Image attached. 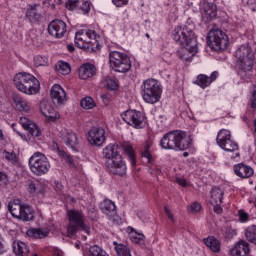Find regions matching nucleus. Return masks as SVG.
I'll return each mask as SVG.
<instances>
[{
  "mask_svg": "<svg viewBox=\"0 0 256 256\" xmlns=\"http://www.w3.org/2000/svg\"><path fill=\"white\" fill-rule=\"evenodd\" d=\"M172 37L176 43L183 46L176 52L179 59L189 61L197 53V38L192 29L186 26H177L172 32Z\"/></svg>",
  "mask_w": 256,
  "mask_h": 256,
  "instance_id": "1",
  "label": "nucleus"
},
{
  "mask_svg": "<svg viewBox=\"0 0 256 256\" xmlns=\"http://www.w3.org/2000/svg\"><path fill=\"white\" fill-rule=\"evenodd\" d=\"M237 73L242 81H249L253 77L255 54L248 46H241L236 52Z\"/></svg>",
  "mask_w": 256,
  "mask_h": 256,
  "instance_id": "2",
  "label": "nucleus"
},
{
  "mask_svg": "<svg viewBox=\"0 0 256 256\" xmlns=\"http://www.w3.org/2000/svg\"><path fill=\"white\" fill-rule=\"evenodd\" d=\"M162 149H173L174 151H185L191 147V138L181 130L170 131L160 140Z\"/></svg>",
  "mask_w": 256,
  "mask_h": 256,
  "instance_id": "3",
  "label": "nucleus"
},
{
  "mask_svg": "<svg viewBox=\"0 0 256 256\" xmlns=\"http://www.w3.org/2000/svg\"><path fill=\"white\" fill-rule=\"evenodd\" d=\"M14 84L18 91L26 95H37L41 86L39 80L30 73L21 72L14 76Z\"/></svg>",
  "mask_w": 256,
  "mask_h": 256,
  "instance_id": "4",
  "label": "nucleus"
},
{
  "mask_svg": "<svg viewBox=\"0 0 256 256\" xmlns=\"http://www.w3.org/2000/svg\"><path fill=\"white\" fill-rule=\"evenodd\" d=\"M141 91L143 101H145V103H149L150 105H155V103H159V101L161 100V93L163 92L159 81L153 78L143 81L141 85Z\"/></svg>",
  "mask_w": 256,
  "mask_h": 256,
  "instance_id": "5",
  "label": "nucleus"
},
{
  "mask_svg": "<svg viewBox=\"0 0 256 256\" xmlns=\"http://www.w3.org/2000/svg\"><path fill=\"white\" fill-rule=\"evenodd\" d=\"M67 237H73L78 231L89 233V226L85 223V215L79 210H68Z\"/></svg>",
  "mask_w": 256,
  "mask_h": 256,
  "instance_id": "6",
  "label": "nucleus"
},
{
  "mask_svg": "<svg viewBox=\"0 0 256 256\" xmlns=\"http://www.w3.org/2000/svg\"><path fill=\"white\" fill-rule=\"evenodd\" d=\"M29 167L30 171H32L34 175L41 177L42 175L49 173L51 164L49 163V159H47L45 154L41 152H35L29 159Z\"/></svg>",
  "mask_w": 256,
  "mask_h": 256,
  "instance_id": "7",
  "label": "nucleus"
},
{
  "mask_svg": "<svg viewBox=\"0 0 256 256\" xmlns=\"http://www.w3.org/2000/svg\"><path fill=\"white\" fill-rule=\"evenodd\" d=\"M110 67L117 73H127L131 69V59L123 52L112 51L109 53Z\"/></svg>",
  "mask_w": 256,
  "mask_h": 256,
  "instance_id": "8",
  "label": "nucleus"
},
{
  "mask_svg": "<svg viewBox=\"0 0 256 256\" xmlns=\"http://www.w3.org/2000/svg\"><path fill=\"white\" fill-rule=\"evenodd\" d=\"M207 39L209 47L214 51H224L229 47V37L221 29H211Z\"/></svg>",
  "mask_w": 256,
  "mask_h": 256,
  "instance_id": "9",
  "label": "nucleus"
},
{
  "mask_svg": "<svg viewBox=\"0 0 256 256\" xmlns=\"http://www.w3.org/2000/svg\"><path fill=\"white\" fill-rule=\"evenodd\" d=\"M216 143L220 149H223L227 153L239 151V145L231 139V132L229 130H220L217 134Z\"/></svg>",
  "mask_w": 256,
  "mask_h": 256,
  "instance_id": "10",
  "label": "nucleus"
},
{
  "mask_svg": "<svg viewBox=\"0 0 256 256\" xmlns=\"http://www.w3.org/2000/svg\"><path fill=\"white\" fill-rule=\"evenodd\" d=\"M121 117L127 125L134 127V129H143L145 127V115L137 110H127L121 114Z\"/></svg>",
  "mask_w": 256,
  "mask_h": 256,
  "instance_id": "11",
  "label": "nucleus"
},
{
  "mask_svg": "<svg viewBox=\"0 0 256 256\" xmlns=\"http://www.w3.org/2000/svg\"><path fill=\"white\" fill-rule=\"evenodd\" d=\"M211 199L210 203L214 207V211L217 215H221L223 213V207H221L223 203V196L225 195V191L219 187H214L210 191Z\"/></svg>",
  "mask_w": 256,
  "mask_h": 256,
  "instance_id": "12",
  "label": "nucleus"
},
{
  "mask_svg": "<svg viewBox=\"0 0 256 256\" xmlns=\"http://www.w3.org/2000/svg\"><path fill=\"white\" fill-rule=\"evenodd\" d=\"M48 33L56 39H62L67 33V24L63 20H53L48 25Z\"/></svg>",
  "mask_w": 256,
  "mask_h": 256,
  "instance_id": "13",
  "label": "nucleus"
},
{
  "mask_svg": "<svg viewBox=\"0 0 256 256\" xmlns=\"http://www.w3.org/2000/svg\"><path fill=\"white\" fill-rule=\"evenodd\" d=\"M88 142L95 147H101L105 143V129L93 127L88 132Z\"/></svg>",
  "mask_w": 256,
  "mask_h": 256,
  "instance_id": "14",
  "label": "nucleus"
},
{
  "mask_svg": "<svg viewBox=\"0 0 256 256\" xmlns=\"http://www.w3.org/2000/svg\"><path fill=\"white\" fill-rule=\"evenodd\" d=\"M66 9L69 11H82L87 15L91 11V2L89 0H67Z\"/></svg>",
  "mask_w": 256,
  "mask_h": 256,
  "instance_id": "15",
  "label": "nucleus"
},
{
  "mask_svg": "<svg viewBox=\"0 0 256 256\" xmlns=\"http://www.w3.org/2000/svg\"><path fill=\"white\" fill-rule=\"evenodd\" d=\"M50 97L54 105H63L65 99H67V93H65V90L61 85L54 84L50 90Z\"/></svg>",
  "mask_w": 256,
  "mask_h": 256,
  "instance_id": "16",
  "label": "nucleus"
},
{
  "mask_svg": "<svg viewBox=\"0 0 256 256\" xmlns=\"http://www.w3.org/2000/svg\"><path fill=\"white\" fill-rule=\"evenodd\" d=\"M108 169L110 173H112L113 175H119L120 177H123V175H126L127 173V165L121 157L112 160V162L108 166Z\"/></svg>",
  "mask_w": 256,
  "mask_h": 256,
  "instance_id": "17",
  "label": "nucleus"
},
{
  "mask_svg": "<svg viewBox=\"0 0 256 256\" xmlns=\"http://www.w3.org/2000/svg\"><path fill=\"white\" fill-rule=\"evenodd\" d=\"M79 78L86 81L97 75V67L91 63L82 64L78 70Z\"/></svg>",
  "mask_w": 256,
  "mask_h": 256,
  "instance_id": "18",
  "label": "nucleus"
},
{
  "mask_svg": "<svg viewBox=\"0 0 256 256\" xmlns=\"http://www.w3.org/2000/svg\"><path fill=\"white\" fill-rule=\"evenodd\" d=\"M20 124L22 125L23 129H25L30 133V135H32V137L41 136V130L39 129V126H37V124L29 120L27 117H21Z\"/></svg>",
  "mask_w": 256,
  "mask_h": 256,
  "instance_id": "19",
  "label": "nucleus"
},
{
  "mask_svg": "<svg viewBox=\"0 0 256 256\" xmlns=\"http://www.w3.org/2000/svg\"><path fill=\"white\" fill-rule=\"evenodd\" d=\"M217 77H219V72L217 71L212 72L210 77L205 74H200L197 76L196 85L201 87V89H207L213 81L217 80Z\"/></svg>",
  "mask_w": 256,
  "mask_h": 256,
  "instance_id": "20",
  "label": "nucleus"
},
{
  "mask_svg": "<svg viewBox=\"0 0 256 256\" xmlns=\"http://www.w3.org/2000/svg\"><path fill=\"white\" fill-rule=\"evenodd\" d=\"M77 39H80L81 41H84L86 45L88 43H97V39H99V36H97V32L94 30H79L76 32Z\"/></svg>",
  "mask_w": 256,
  "mask_h": 256,
  "instance_id": "21",
  "label": "nucleus"
},
{
  "mask_svg": "<svg viewBox=\"0 0 256 256\" xmlns=\"http://www.w3.org/2000/svg\"><path fill=\"white\" fill-rule=\"evenodd\" d=\"M26 18L31 23H39L41 19V6L39 4L30 5L26 11Z\"/></svg>",
  "mask_w": 256,
  "mask_h": 256,
  "instance_id": "22",
  "label": "nucleus"
},
{
  "mask_svg": "<svg viewBox=\"0 0 256 256\" xmlns=\"http://www.w3.org/2000/svg\"><path fill=\"white\" fill-rule=\"evenodd\" d=\"M12 99L18 111H21L22 113H29L31 111V103L22 96L14 94Z\"/></svg>",
  "mask_w": 256,
  "mask_h": 256,
  "instance_id": "23",
  "label": "nucleus"
},
{
  "mask_svg": "<svg viewBox=\"0 0 256 256\" xmlns=\"http://www.w3.org/2000/svg\"><path fill=\"white\" fill-rule=\"evenodd\" d=\"M234 173L241 179H249V177H253L254 171L251 166L240 163L234 166Z\"/></svg>",
  "mask_w": 256,
  "mask_h": 256,
  "instance_id": "24",
  "label": "nucleus"
},
{
  "mask_svg": "<svg viewBox=\"0 0 256 256\" xmlns=\"http://www.w3.org/2000/svg\"><path fill=\"white\" fill-rule=\"evenodd\" d=\"M249 243L245 240H240L238 243L234 245L231 249L232 256H247L249 255Z\"/></svg>",
  "mask_w": 256,
  "mask_h": 256,
  "instance_id": "25",
  "label": "nucleus"
},
{
  "mask_svg": "<svg viewBox=\"0 0 256 256\" xmlns=\"http://www.w3.org/2000/svg\"><path fill=\"white\" fill-rule=\"evenodd\" d=\"M101 211L110 219L115 217V215H117V207L115 206V202L108 199L104 200L101 203Z\"/></svg>",
  "mask_w": 256,
  "mask_h": 256,
  "instance_id": "26",
  "label": "nucleus"
},
{
  "mask_svg": "<svg viewBox=\"0 0 256 256\" xmlns=\"http://www.w3.org/2000/svg\"><path fill=\"white\" fill-rule=\"evenodd\" d=\"M63 143L73 149V151H77V145H79V140L77 139V135L71 131L65 132L62 137Z\"/></svg>",
  "mask_w": 256,
  "mask_h": 256,
  "instance_id": "27",
  "label": "nucleus"
},
{
  "mask_svg": "<svg viewBox=\"0 0 256 256\" xmlns=\"http://www.w3.org/2000/svg\"><path fill=\"white\" fill-rule=\"evenodd\" d=\"M103 155L106 159H119V146L117 144H109L103 149Z\"/></svg>",
  "mask_w": 256,
  "mask_h": 256,
  "instance_id": "28",
  "label": "nucleus"
},
{
  "mask_svg": "<svg viewBox=\"0 0 256 256\" xmlns=\"http://www.w3.org/2000/svg\"><path fill=\"white\" fill-rule=\"evenodd\" d=\"M28 237H32V239H45V237H49V230L41 229V228H30L26 232Z\"/></svg>",
  "mask_w": 256,
  "mask_h": 256,
  "instance_id": "29",
  "label": "nucleus"
},
{
  "mask_svg": "<svg viewBox=\"0 0 256 256\" xmlns=\"http://www.w3.org/2000/svg\"><path fill=\"white\" fill-rule=\"evenodd\" d=\"M12 249L16 256H25L29 253V246L19 240L13 242Z\"/></svg>",
  "mask_w": 256,
  "mask_h": 256,
  "instance_id": "30",
  "label": "nucleus"
},
{
  "mask_svg": "<svg viewBox=\"0 0 256 256\" xmlns=\"http://www.w3.org/2000/svg\"><path fill=\"white\" fill-rule=\"evenodd\" d=\"M121 147L124 151V153L127 155L132 167H135L136 160H135V149H133V146L129 142H123L121 144Z\"/></svg>",
  "mask_w": 256,
  "mask_h": 256,
  "instance_id": "31",
  "label": "nucleus"
},
{
  "mask_svg": "<svg viewBox=\"0 0 256 256\" xmlns=\"http://www.w3.org/2000/svg\"><path fill=\"white\" fill-rule=\"evenodd\" d=\"M204 244L208 246L213 253H219V251H221V243L213 236L204 238Z\"/></svg>",
  "mask_w": 256,
  "mask_h": 256,
  "instance_id": "32",
  "label": "nucleus"
},
{
  "mask_svg": "<svg viewBox=\"0 0 256 256\" xmlns=\"http://www.w3.org/2000/svg\"><path fill=\"white\" fill-rule=\"evenodd\" d=\"M203 11L204 17L208 19V21H211L217 17V6L215 4L207 3L204 6Z\"/></svg>",
  "mask_w": 256,
  "mask_h": 256,
  "instance_id": "33",
  "label": "nucleus"
},
{
  "mask_svg": "<svg viewBox=\"0 0 256 256\" xmlns=\"http://www.w3.org/2000/svg\"><path fill=\"white\" fill-rule=\"evenodd\" d=\"M20 220L21 221H31L33 220V209L30 208L29 205H23L22 210L20 212Z\"/></svg>",
  "mask_w": 256,
  "mask_h": 256,
  "instance_id": "34",
  "label": "nucleus"
},
{
  "mask_svg": "<svg viewBox=\"0 0 256 256\" xmlns=\"http://www.w3.org/2000/svg\"><path fill=\"white\" fill-rule=\"evenodd\" d=\"M8 209L12 216H14L16 219H20L21 217V210L23 209V205L16 202H11L8 205Z\"/></svg>",
  "mask_w": 256,
  "mask_h": 256,
  "instance_id": "35",
  "label": "nucleus"
},
{
  "mask_svg": "<svg viewBox=\"0 0 256 256\" xmlns=\"http://www.w3.org/2000/svg\"><path fill=\"white\" fill-rule=\"evenodd\" d=\"M245 237L247 241H249V243H253L254 245H256V226L255 225L249 226L245 230Z\"/></svg>",
  "mask_w": 256,
  "mask_h": 256,
  "instance_id": "36",
  "label": "nucleus"
},
{
  "mask_svg": "<svg viewBox=\"0 0 256 256\" xmlns=\"http://www.w3.org/2000/svg\"><path fill=\"white\" fill-rule=\"evenodd\" d=\"M56 69L61 73V75H69L71 73V65L64 61H58Z\"/></svg>",
  "mask_w": 256,
  "mask_h": 256,
  "instance_id": "37",
  "label": "nucleus"
},
{
  "mask_svg": "<svg viewBox=\"0 0 256 256\" xmlns=\"http://www.w3.org/2000/svg\"><path fill=\"white\" fill-rule=\"evenodd\" d=\"M105 86L110 91H115L119 88V83L117 82V78L113 76H107L105 78Z\"/></svg>",
  "mask_w": 256,
  "mask_h": 256,
  "instance_id": "38",
  "label": "nucleus"
},
{
  "mask_svg": "<svg viewBox=\"0 0 256 256\" xmlns=\"http://www.w3.org/2000/svg\"><path fill=\"white\" fill-rule=\"evenodd\" d=\"M128 231H130V240L132 241V243H141L145 239V236L143 234H139L133 231V228L131 227H128Z\"/></svg>",
  "mask_w": 256,
  "mask_h": 256,
  "instance_id": "39",
  "label": "nucleus"
},
{
  "mask_svg": "<svg viewBox=\"0 0 256 256\" xmlns=\"http://www.w3.org/2000/svg\"><path fill=\"white\" fill-rule=\"evenodd\" d=\"M152 145L153 144L151 142H146L142 150V157L147 159V163H151V161H153V157L151 156V152L149 151Z\"/></svg>",
  "mask_w": 256,
  "mask_h": 256,
  "instance_id": "40",
  "label": "nucleus"
},
{
  "mask_svg": "<svg viewBox=\"0 0 256 256\" xmlns=\"http://www.w3.org/2000/svg\"><path fill=\"white\" fill-rule=\"evenodd\" d=\"M80 105L83 109H87V110L93 109V107H95V100L87 96L81 100Z\"/></svg>",
  "mask_w": 256,
  "mask_h": 256,
  "instance_id": "41",
  "label": "nucleus"
},
{
  "mask_svg": "<svg viewBox=\"0 0 256 256\" xmlns=\"http://www.w3.org/2000/svg\"><path fill=\"white\" fill-rule=\"evenodd\" d=\"M50 111H53V108L51 107V104L49 102L43 100L40 102V112L44 117H46Z\"/></svg>",
  "mask_w": 256,
  "mask_h": 256,
  "instance_id": "42",
  "label": "nucleus"
},
{
  "mask_svg": "<svg viewBox=\"0 0 256 256\" xmlns=\"http://www.w3.org/2000/svg\"><path fill=\"white\" fill-rule=\"evenodd\" d=\"M49 63V59L46 56L38 55L34 57V65L35 67H43Z\"/></svg>",
  "mask_w": 256,
  "mask_h": 256,
  "instance_id": "43",
  "label": "nucleus"
},
{
  "mask_svg": "<svg viewBox=\"0 0 256 256\" xmlns=\"http://www.w3.org/2000/svg\"><path fill=\"white\" fill-rule=\"evenodd\" d=\"M29 193H41V184L39 182H29L28 183Z\"/></svg>",
  "mask_w": 256,
  "mask_h": 256,
  "instance_id": "44",
  "label": "nucleus"
},
{
  "mask_svg": "<svg viewBox=\"0 0 256 256\" xmlns=\"http://www.w3.org/2000/svg\"><path fill=\"white\" fill-rule=\"evenodd\" d=\"M4 158L11 163L12 165H15L17 163V154L15 152H3Z\"/></svg>",
  "mask_w": 256,
  "mask_h": 256,
  "instance_id": "45",
  "label": "nucleus"
},
{
  "mask_svg": "<svg viewBox=\"0 0 256 256\" xmlns=\"http://www.w3.org/2000/svg\"><path fill=\"white\" fill-rule=\"evenodd\" d=\"M46 118L49 119V121H58V119H61V115L52 108V111L49 112Z\"/></svg>",
  "mask_w": 256,
  "mask_h": 256,
  "instance_id": "46",
  "label": "nucleus"
},
{
  "mask_svg": "<svg viewBox=\"0 0 256 256\" xmlns=\"http://www.w3.org/2000/svg\"><path fill=\"white\" fill-rule=\"evenodd\" d=\"M237 235V231L233 228H226L224 232L225 239H233Z\"/></svg>",
  "mask_w": 256,
  "mask_h": 256,
  "instance_id": "47",
  "label": "nucleus"
},
{
  "mask_svg": "<svg viewBox=\"0 0 256 256\" xmlns=\"http://www.w3.org/2000/svg\"><path fill=\"white\" fill-rule=\"evenodd\" d=\"M75 45L76 47H78L79 49H87V44L86 42H84L81 39H77V34L75 36Z\"/></svg>",
  "mask_w": 256,
  "mask_h": 256,
  "instance_id": "48",
  "label": "nucleus"
},
{
  "mask_svg": "<svg viewBox=\"0 0 256 256\" xmlns=\"http://www.w3.org/2000/svg\"><path fill=\"white\" fill-rule=\"evenodd\" d=\"M190 211H192V213H199V211H201V204H199V202H194L190 206Z\"/></svg>",
  "mask_w": 256,
  "mask_h": 256,
  "instance_id": "49",
  "label": "nucleus"
},
{
  "mask_svg": "<svg viewBox=\"0 0 256 256\" xmlns=\"http://www.w3.org/2000/svg\"><path fill=\"white\" fill-rule=\"evenodd\" d=\"M239 219L241 223H247V221H249V214L247 212H240Z\"/></svg>",
  "mask_w": 256,
  "mask_h": 256,
  "instance_id": "50",
  "label": "nucleus"
},
{
  "mask_svg": "<svg viewBox=\"0 0 256 256\" xmlns=\"http://www.w3.org/2000/svg\"><path fill=\"white\" fill-rule=\"evenodd\" d=\"M112 3L116 7H123L124 5H127V3H129V0H112Z\"/></svg>",
  "mask_w": 256,
  "mask_h": 256,
  "instance_id": "51",
  "label": "nucleus"
},
{
  "mask_svg": "<svg viewBox=\"0 0 256 256\" xmlns=\"http://www.w3.org/2000/svg\"><path fill=\"white\" fill-rule=\"evenodd\" d=\"M247 5L251 11H256V0H248Z\"/></svg>",
  "mask_w": 256,
  "mask_h": 256,
  "instance_id": "52",
  "label": "nucleus"
},
{
  "mask_svg": "<svg viewBox=\"0 0 256 256\" xmlns=\"http://www.w3.org/2000/svg\"><path fill=\"white\" fill-rule=\"evenodd\" d=\"M176 182L180 187H187V180L185 178H176Z\"/></svg>",
  "mask_w": 256,
  "mask_h": 256,
  "instance_id": "53",
  "label": "nucleus"
},
{
  "mask_svg": "<svg viewBox=\"0 0 256 256\" xmlns=\"http://www.w3.org/2000/svg\"><path fill=\"white\" fill-rule=\"evenodd\" d=\"M164 211L167 215V217L170 219V221L175 222V218L173 217V214L171 213V211L169 210V208L165 207Z\"/></svg>",
  "mask_w": 256,
  "mask_h": 256,
  "instance_id": "54",
  "label": "nucleus"
},
{
  "mask_svg": "<svg viewBox=\"0 0 256 256\" xmlns=\"http://www.w3.org/2000/svg\"><path fill=\"white\" fill-rule=\"evenodd\" d=\"M64 161H66V163H68V165L73 167V158H71V156L67 155L66 158H64Z\"/></svg>",
  "mask_w": 256,
  "mask_h": 256,
  "instance_id": "55",
  "label": "nucleus"
},
{
  "mask_svg": "<svg viewBox=\"0 0 256 256\" xmlns=\"http://www.w3.org/2000/svg\"><path fill=\"white\" fill-rule=\"evenodd\" d=\"M58 155L59 157H61L62 159H65L67 157V153L63 150H58Z\"/></svg>",
  "mask_w": 256,
  "mask_h": 256,
  "instance_id": "56",
  "label": "nucleus"
},
{
  "mask_svg": "<svg viewBox=\"0 0 256 256\" xmlns=\"http://www.w3.org/2000/svg\"><path fill=\"white\" fill-rule=\"evenodd\" d=\"M67 49L70 51V53H73V51H75V46L73 44H68Z\"/></svg>",
  "mask_w": 256,
  "mask_h": 256,
  "instance_id": "57",
  "label": "nucleus"
},
{
  "mask_svg": "<svg viewBox=\"0 0 256 256\" xmlns=\"http://www.w3.org/2000/svg\"><path fill=\"white\" fill-rule=\"evenodd\" d=\"M56 188L58 189V191H63V184H61L60 182H56Z\"/></svg>",
  "mask_w": 256,
  "mask_h": 256,
  "instance_id": "58",
  "label": "nucleus"
},
{
  "mask_svg": "<svg viewBox=\"0 0 256 256\" xmlns=\"http://www.w3.org/2000/svg\"><path fill=\"white\" fill-rule=\"evenodd\" d=\"M251 107H252V109H255V107H256V98H254V97L251 100Z\"/></svg>",
  "mask_w": 256,
  "mask_h": 256,
  "instance_id": "59",
  "label": "nucleus"
},
{
  "mask_svg": "<svg viewBox=\"0 0 256 256\" xmlns=\"http://www.w3.org/2000/svg\"><path fill=\"white\" fill-rule=\"evenodd\" d=\"M17 133L21 137V139H23V141H27V136L21 134L20 132H17Z\"/></svg>",
  "mask_w": 256,
  "mask_h": 256,
  "instance_id": "60",
  "label": "nucleus"
},
{
  "mask_svg": "<svg viewBox=\"0 0 256 256\" xmlns=\"http://www.w3.org/2000/svg\"><path fill=\"white\" fill-rule=\"evenodd\" d=\"M7 177L3 172H0V181H3Z\"/></svg>",
  "mask_w": 256,
  "mask_h": 256,
  "instance_id": "61",
  "label": "nucleus"
},
{
  "mask_svg": "<svg viewBox=\"0 0 256 256\" xmlns=\"http://www.w3.org/2000/svg\"><path fill=\"white\" fill-rule=\"evenodd\" d=\"M252 97L256 98V86L254 87V91H253Z\"/></svg>",
  "mask_w": 256,
  "mask_h": 256,
  "instance_id": "62",
  "label": "nucleus"
},
{
  "mask_svg": "<svg viewBox=\"0 0 256 256\" xmlns=\"http://www.w3.org/2000/svg\"><path fill=\"white\" fill-rule=\"evenodd\" d=\"M48 3H49L50 5H55V3H54L52 0H48Z\"/></svg>",
  "mask_w": 256,
  "mask_h": 256,
  "instance_id": "63",
  "label": "nucleus"
},
{
  "mask_svg": "<svg viewBox=\"0 0 256 256\" xmlns=\"http://www.w3.org/2000/svg\"><path fill=\"white\" fill-rule=\"evenodd\" d=\"M3 139V132L0 130V141Z\"/></svg>",
  "mask_w": 256,
  "mask_h": 256,
  "instance_id": "64",
  "label": "nucleus"
}]
</instances>
